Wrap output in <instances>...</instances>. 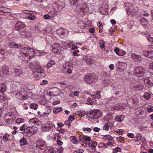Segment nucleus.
Listing matches in <instances>:
<instances>
[{"mask_svg": "<svg viewBox=\"0 0 153 153\" xmlns=\"http://www.w3.org/2000/svg\"><path fill=\"white\" fill-rule=\"evenodd\" d=\"M98 146L99 147H100V148H107V147H106V145H105V144L104 143H100L99 144Z\"/></svg>", "mask_w": 153, "mask_h": 153, "instance_id": "ea45409f", "label": "nucleus"}, {"mask_svg": "<svg viewBox=\"0 0 153 153\" xmlns=\"http://www.w3.org/2000/svg\"><path fill=\"white\" fill-rule=\"evenodd\" d=\"M88 102L87 104L88 105H92L94 104L93 101L91 100L90 98H88L87 99Z\"/></svg>", "mask_w": 153, "mask_h": 153, "instance_id": "c03bdc74", "label": "nucleus"}, {"mask_svg": "<svg viewBox=\"0 0 153 153\" xmlns=\"http://www.w3.org/2000/svg\"><path fill=\"white\" fill-rule=\"evenodd\" d=\"M83 59L88 65H90L91 64L92 59L89 56H84Z\"/></svg>", "mask_w": 153, "mask_h": 153, "instance_id": "f3484780", "label": "nucleus"}, {"mask_svg": "<svg viewBox=\"0 0 153 153\" xmlns=\"http://www.w3.org/2000/svg\"><path fill=\"white\" fill-rule=\"evenodd\" d=\"M29 66L31 69L35 70L33 75L36 79H38L40 78L44 77L45 76L44 73L42 71L43 70L40 66L39 63L36 60L30 62Z\"/></svg>", "mask_w": 153, "mask_h": 153, "instance_id": "f257e3e1", "label": "nucleus"}, {"mask_svg": "<svg viewBox=\"0 0 153 153\" xmlns=\"http://www.w3.org/2000/svg\"><path fill=\"white\" fill-rule=\"evenodd\" d=\"M21 49L25 51H27V53H23L22 54L25 57V61H29L30 59L33 57L35 55L33 49V48L26 47L22 48Z\"/></svg>", "mask_w": 153, "mask_h": 153, "instance_id": "f03ea898", "label": "nucleus"}, {"mask_svg": "<svg viewBox=\"0 0 153 153\" xmlns=\"http://www.w3.org/2000/svg\"><path fill=\"white\" fill-rule=\"evenodd\" d=\"M5 51L3 49H0V54L2 55H3L4 54Z\"/></svg>", "mask_w": 153, "mask_h": 153, "instance_id": "774afa93", "label": "nucleus"}, {"mask_svg": "<svg viewBox=\"0 0 153 153\" xmlns=\"http://www.w3.org/2000/svg\"><path fill=\"white\" fill-rule=\"evenodd\" d=\"M108 9V6L107 4H103L101 7L100 8V10L101 11H102V9H103L104 12H106Z\"/></svg>", "mask_w": 153, "mask_h": 153, "instance_id": "412c9836", "label": "nucleus"}, {"mask_svg": "<svg viewBox=\"0 0 153 153\" xmlns=\"http://www.w3.org/2000/svg\"><path fill=\"white\" fill-rule=\"evenodd\" d=\"M34 145H35V144H34ZM36 147H35V146L34 145V147H36V149H43L46 147V146L44 142L39 140L37 142L36 144Z\"/></svg>", "mask_w": 153, "mask_h": 153, "instance_id": "9b49d317", "label": "nucleus"}, {"mask_svg": "<svg viewBox=\"0 0 153 153\" xmlns=\"http://www.w3.org/2000/svg\"><path fill=\"white\" fill-rule=\"evenodd\" d=\"M85 112L83 111H79L77 113L78 115H79V116L83 117L84 116V115L85 114Z\"/></svg>", "mask_w": 153, "mask_h": 153, "instance_id": "58836bf2", "label": "nucleus"}, {"mask_svg": "<svg viewBox=\"0 0 153 153\" xmlns=\"http://www.w3.org/2000/svg\"><path fill=\"white\" fill-rule=\"evenodd\" d=\"M30 107L31 109H33L34 110H36L38 108V106L36 104L33 103L30 104Z\"/></svg>", "mask_w": 153, "mask_h": 153, "instance_id": "2f4dec72", "label": "nucleus"}, {"mask_svg": "<svg viewBox=\"0 0 153 153\" xmlns=\"http://www.w3.org/2000/svg\"><path fill=\"white\" fill-rule=\"evenodd\" d=\"M149 68L150 70L153 71V62L150 64Z\"/></svg>", "mask_w": 153, "mask_h": 153, "instance_id": "6e6d98bb", "label": "nucleus"}, {"mask_svg": "<svg viewBox=\"0 0 153 153\" xmlns=\"http://www.w3.org/2000/svg\"><path fill=\"white\" fill-rule=\"evenodd\" d=\"M120 51L119 48H115L114 49V52L118 55Z\"/></svg>", "mask_w": 153, "mask_h": 153, "instance_id": "13d9d810", "label": "nucleus"}, {"mask_svg": "<svg viewBox=\"0 0 153 153\" xmlns=\"http://www.w3.org/2000/svg\"><path fill=\"white\" fill-rule=\"evenodd\" d=\"M24 121V119L22 118H18L16 120V123L19 124L21 123H23Z\"/></svg>", "mask_w": 153, "mask_h": 153, "instance_id": "72a5a7b5", "label": "nucleus"}, {"mask_svg": "<svg viewBox=\"0 0 153 153\" xmlns=\"http://www.w3.org/2000/svg\"><path fill=\"white\" fill-rule=\"evenodd\" d=\"M62 110V108H55L53 109V112L55 114H56L61 111Z\"/></svg>", "mask_w": 153, "mask_h": 153, "instance_id": "7c9ffc66", "label": "nucleus"}, {"mask_svg": "<svg viewBox=\"0 0 153 153\" xmlns=\"http://www.w3.org/2000/svg\"><path fill=\"white\" fill-rule=\"evenodd\" d=\"M143 54L144 56H149V52L148 51H143Z\"/></svg>", "mask_w": 153, "mask_h": 153, "instance_id": "09e8293b", "label": "nucleus"}, {"mask_svg": "<svg viewBox=\"0 0 153 153\" xmlns=\"http://www.w3.org/2000/svg\"><path fill=\"white\" fill-rule=\"evenodd\" d=\"M30 14V15H28L27 17V19H29L30 20H32V21L33 20L35 19L36 17L34 15H33L32 14V13H30V14Z\"/></svg>", "mask_w": 153, "mask_h": 153, "instance_id": "cd10ccee", "label": "nucleus"}, {"mask_svg": "<svg viewBox=\"0 0 153 153\" xmlns=\"http://www.w3.org/2000/svg\"><path fill=\"white\" fill-rule=\"evenodd\" d=\"M78 27L82 29H86L88 27V26L82 21H79L77 23Z\"/></svg>", "mask_w": 153, "mask_h": 153, "instance_id": "dca6fc26", "label": "nucleus"}, {"mask_svg": "<svg viewBox=\"0 0 153 153\" xmlns=\"http://www.w3.org/2000/svg\"><path fill=\"white\" fill-rule=\"evenodd\" d=\"M55 63L54 61L53 60L51 59L47 63L46 66V67L47 69H49L51 67L52 65H55Z\"/></svg>", "mask_w": 153, "mask_h": 153, "instance_id": "4be33fe9", "label": "nucleus"}, {"mask_svg": "<svg viewBox=\"0 0 153 153\" xmlns=\"http://www.w3.org/2000/svg\"><path fill=\"white\" fill-rule=\"evenodd\" d=\"M147 110L148 112H152L153 111V107L152 106L149 105L148 106Z\"/></svg>", "mask_w": 153, "mask_h": 153, "instance_id": "a18cd8bd", "label": "nucleus"}, {"mask_svg": "<svg viewBox=\"0 0 153 153\" xmlns=\"http://www.w3.org/2000/svg\"><path fill=\"white\" fill-rule=\"evenodd\" d=\"M14 72L16 75L19 76L22 74V71L20 68H16L14 69Z\"/></svg>", "mask_w": 153, "mask_h": 153, "instance_id": "aec40b11", "label": "nucleus"}, {"mask_svg": "<svg viewBox=\"0 0 153 153\" xmlns=\"http://www.w3.org/2000/svg\"><path fill=\"white\" fill-rule=\"evenodd\" d=\"M124 6L125 9H127V12L128 15H132L133 16V15H136L137 14L136 11H133L134 5L131 3L128 2L125 3Z\"/></svg>", "mask_w": 153, "mask_h": 153, "instance_id": "7ed1b4c3", "label": "nucleus"}, {"mask_svg": "<svg viewBox=\"0 0 153 153\" xmlns=\"http://www.w3.org/2000/svg\"><path fill=\"white\" fill-rule=\"evenodd\" d=\"M117 140L118 141H119L120 142L123 143V141H124V138L122 137H118L117 138Z\"/></svg>", "mask_w": 153, "mask_h": 153, "instance_id": "49530a36", "label": "nucleus"}, {"mask_svg": "<svg viewBox=\"0 0 153 153\" xmlns=\"http://www.w3.org/2000/svg\"><path fill=\"white\" fill-rule=\"evenodd\" d=\"M96 79V76L92 74L88 73L85 74L84 77V79L87 83L91 84H92Z\"/></svg>", "mask_w": 153, "mask_h": 153, "instance_id": "423d86ee", "label": "nucleus"}, {"mask_svg": "<svg viewBox=\"0 0 153 153\" xmlns=\"http://www.w3.org/2000/svg\"><path fill=\"white\" fill-rule=\"evenodd\" d=\"M127 135L131 138H133L134 137V134L131 133H128L127 134Z\"/></svg>", "mask_w": 153, "mask_h": 153, "instance_id": "4d7b16f0", "label": "nucleus"}, {"mask_svg": "<svg viewBox=\"0 0 153 153\" xmlns=\"http://www.w3.org/2000/svg\"><path fill=\"white\" fill-rule=\"evenodd\" d=\"M1 88L2 90V91H4L6 90V86L4 84H2Z\"/></svg>", "mask_w": 153, "mask_h": 153, "instance_id": "de8ad7c7", "label": "nucleus"}, {"mask_svg": "<svg viewBox=\"0 0 153 153\" xmlns=\"http://www.w3.org/2000/svg\"><path fill=\"white\" fill-rule=\"evenodd\" d=\"M9 46L11 48H19L22 47L21 45H18L16 43L14 42H11L9 44Z\"/></svg>", "mask_w": 153, "mask_h": 153, "instance_id": "6ab92c4d", "label": "nucleus"}, {"mask_svg": "<svg viewBox=\"0 0 153 153\" xmlns=\"http://www.w3.org/2000/svg\"><path fill=\"white\" fill-rule=\"evenodd\" d=\"M22 13L24 14H30L29 11L27 10H24L22 11Z\"/></svg>", "mask_w": 153, "mask_h": 153, "instance_id": "0e129e2a", "label": "nucleus"}, {"mask_svg": "<svg viewBox=\"0 0 153 153\" xmlns=\"http://www.w3.org/2000/svg\"><path fill=\"white\" fill-rule=\"evenodd\" d=\"M116 65L118 66L117 68L120 70V71H121L125 70L127 66L126 64L124 62H118L116 63Z\"/></svg>", "mask_w": 153, "mask_h": 153, "instance_id": "f8f14e48", "label": "nucleus"}, {"mask_svg": "<svg viewBox=\"0 0 153 153\" xmlns=\"http://www.w3.org/2000/svg\"><path fill=\"white\" fill-rule=\"evenodd\" d=\"M37 128L34 126L31 127H28L25 130V133H26V135L27 136H30L33 134L34 132L33 131V130H36Z\"/></svg>", "mask_w": 153, "mask_h": 153, "instance_id": "9d476101", "label": "nucleus"}, {"mask_svg": "<svg viewBox=\"0 0 153 153\" xmlns=\"http://www.w3.org/2000/svg\"><path fill=\"white\" fill-rule=\"evenodd\" d=\"M21 145H25L27 143V139L24 137H23L20 140Z\"/></svg>", "mask_w": 153, "mask_h": 153, "instance_id": "c756f323", "label": "nucleus"}, {"mask_svg": "<svg viewBox=\"0 0 153 153\" xmlns=\"http://www.w3.org/2000/svg\"><path fill=\"white\" fill-rule=\"evenodd\" d=\"M25 25L23 24L22 22H19L15 24V28L16 30L21 33L22 32H23V29L25 27Z\"/></svg>", "mask_w": 153, "mask_h": 153, "instance_id": "1a4fd4ad", "label": "nucleus"}, {"mask_svg": "<svg viewBox=\"0 0 153 153\" xmlns=\"http://www.w3.org/2000/svg\"><path fill=\"white\" fill-rule=\"evenodd\" d=\"M150 97V94L147 93H145L144 95V97L146 99H149Z\"/></svg>", "mask_w": 153, "mask_h": 153, "instance_id": "37998d69", "label": "nucleus"}, {"mask_svg": "<svg viewBox=\"0 0 153 153\" xmlns=\"http://www.w3.org/2000/svg\"><path fill=\"white\" fill-rule=\"evenodd\" d=\"M100 91H98L95 94L91 95V96L94 98L99 99L100 97Z\"/></svg>", "mask_w": 153, "mask_h": 153, "instance_id": "b1692460", "label": "nucleus"}, {"mask_svg": "<svg viewBox=\"0 0 153 153\" xmlns=\"http://www.w3.org/2000/svg\"><path fill=\"white\" fill-rule=\"evenodd\" d=\"M100 43L99 44L100 46L102 49H103L104 48H105V46L104 45V42L103 41H101L100 42Z\"/></svg>", "mask_w": 153, "mask_h": 153, "instance_id": "4c0bfd02", "label": "nucleus"}, {"mask_svg": "<svg viewBox=\"0 0 153 153\" xmlns=\"http://www.w3.org/2000/svg\"><path fill=\"white\" fill-rule=\"evenodd\" d=\"M48 83V82L46 80L44 79L42 82H40V84L41 85H44Z\"/></svg>", "mask_w": 153, "mask_h": 153, "instance_id": "8fccbe9b", "label": "nucleus"}, {"mask_svg": "<svg viewBox=\"0 0 153 153\" xmlns=\"http://www.w3.org/2000/svg\"><path fill=\"white\" fill-rule=\"evenodd\" d=\"M71 122L68 119L65 122V125H69L71 123Z\"/></svg>", "mask_w": 153, "mask_h": 153, "instance_id": "338daca9", "label": "nucleus"}, {"mask_svg": "<svg viewBox=\"0 0 153 153\" xmlns=\"http://www.w3.org/2000/svg\"><path fill=\"white\" fill-rule=\"evenodd\" d=\"M70 140L73 143L75 144L76 142V140L75 137L74 136H71L70 137Z\"/></svg>", "mask_w": 153, "mask_h": 153, "instance_id": "473e14b6", "label": "nucleus"}, {"mask_svg": "<svg viewBox=\"0 0 153 153\" xmlns=\"http://www.w3.org/2000/svg\"><path fill=\"white\" fill-rule=\"evenodd\" d=\"M78 153H82L84 152V150L82 149H79L76 150Z\"/></svg>", "mask_w": 153, "mask_h": 153, "instance_id": "680f3d73", "label": "nucleus"}, {"mask_svg": "<svg viewBox=\"0 0 153 153\" xmlns=\"http://www.w3.org/2000/svg\"><path fill=\"white\" fill-rule=\"evenodd\" d=\"M92 143H93L92 149L94 150L96 146H97V143L96 142L94 141L92 142Z\"/></svg>", "mask_w": 153, "mask_h": 153, "instance_id": "603ef678", "label": "nucleus"}, {"mask_svg": "<svg viewBox=\"0 0 153 153\" xmlns=\"http://www.w3.org/2000/svg\"><path fill=\"white\" fill-rule=\"evenodd\" d=\"M131 56L132 59L136 62H138L142 60V58L140 55H137L135 53H132L131 54Z\"/></svg>", "mask_w": 153, "mask_h": 153, "instance_id": "ddd939ff", "label": "nucleus"}, {"mask_svg": "<svg viewBox=\"0 0 153 153\" xmlns=\"http://www.w3.org/2000/svg\"><path fill=\"white\" fill-rule=\"evenodd\" d=\"M52 48V51L55 54H59L61 51L62 47L58 44H53Z\"/></svg>", "mask_w": 153, "mask_h": 153, "instance_id": "6e6552de", "label": "nucleus"}, {"mask_svg": "<svg viewBox=\"0 0 153 153\" xmlns=\"http://www.w3.org/2000/svg\"><path fill=\"white\" fill-rule=\"evenodd\" d=\"M91 138L89 137L86 136H84V137L82 138V139H81V140L82 141L83 143H86L85 142H89L91 140Z\"/></svg>", "mask_w": 153, "mask_h": 153, "instance_id": "393cba45", "label": "nucleus"}, {"mask_svg": "<svg viewBox=\"0 0 153 153\" xmlns=\"http://www.w3.org/2000/svg\"><path fill=\"white\" fill-rule=\"evenodd\" d=\"M70 4L72 5H75L76 4L79 0H69Z\"/></svg>", "mask_w": 153, "mask_h": 153, "instance_id": "c85d7f7f", "label": "nucleus"}, {"mask_svg": "<svg viewBox=\"0 0 153 153\" xmlns=\"http://www.w3.org/2000/svg\"><path fill=\"white\" fill-rule=\"evenodd\" d=\"M115 132L119 134H121L123 133V131L121 129H118L117 130H115Z\"/></svg>", "mask_w": 153, "mask_h": 153, "instance_id": "5fc2aeb1", "label": "nucleus"}, {"mask_svg": "<svg viewBox=\"0 0 153 153\" xmlns=\"http://www.w3.org/2000/svg\"><path fill=\"white\" fill-rule=\"evenodd\" d=\"M97 25L99 27L100 29L102 30L103 28L102 24L100 22H98Z\"/></svg>", "mask_w": 153, "mask_h": 153, "instance_id": "bf43d9fd", "label": "nucleus"}, {"mask_svg": "<svg viewBox=\"0 0 153 153\" xmlns=\"http://www.w3.org/2000/svg\"><path fill=\"white\" fill-rule=\"evenodd\" d=\"M72 68L71 67V68L69 67V66L68 65L67 66L65 67V72L68 74H71L72 71Z\"/></svg>", "mask_w": 153, "mask_h": 153, "instance_id": "5701e85b", "label": "nucleus"}, {"mask_svg": "<svg viewBox=\"0 0 153 153\" xmlns=\"http://www.w3.org/2000/svg\"><path fill=\"white\" fill-rule=\"evenodd\" d=\"M14 119L12 117V118H8L6 119V122L10 124L12 123L13 122Z\"/></svg>", "mask_w": 153, "mask_h": 153, "instance_id": "a19ab883", "label": "nucleus"}, {"mask_svg": "<svg viewBox=\"0 0 153 153\" xmlns=\"http://www.w3.org/2000/svg\"><path fill=\"white\" fill-rule=\"evenodd\" d=\"M16 98L20 100H24L27 99L29 97L25 91H19L17 92L16 94Z\"/></svg>", "mask_w": 153, "mask_h": 153, "instance_id": "0eeeda50", "label": "nucleus"}, {"mask_svg": "<svg viewBox=\"0 0 153 153\" xmlns=\"http://www.w3.org/2000/svg\"><path fill=\"white\" fill-rule=\"evenodd\" d=\"M56 137H57L58 138L57 139H59L61 137V135H60L58 133H56V134H55L54 138L55 139Z\"/></svg>", "mask_w": 153, "mask_h": 153, "instance_id": "052dcab7", "label": "nucleus"}, {"mask_svg": "<svg viewBox=\"0 0 153 153\" xmlns=\"http://www.w3.org/2000/svg\"><path fill=\"white\" fill-rule=\"evenodd\" d=\"M126 53V52L125 51H120L119 53L118 54L119 56H123Z\"/></svg>", "mask_w": 153, "mask_h": 153, "instance_id": "864d4df0", "label": "nucleus"}, {"mask_svg": "<svg viewBox=\"0 0 153 153\" xmlns=\"http://www.w3.org/2000/svg\"><path fill=\"white\" fill-rule=\"evenodd\" d=\"M134 74L138 77L141 80H143V76L146 73V70L144 68L141 67H137L134 69Z\"/></svg>", "mask_w": 153, "mask_h": 153, "instance_id": "20e7f679", "label": "nucleus"}, {"mask_svg": "<svg viewBox=\"0 0 153 153\" xmlns=\"http://www.w3.org/2000/svg\"><path fill=\"white\" fill-rule=\"evenodd\" d=\"M79 11H80L82 13H85L88 10V7H82L80 9V10H78Z\"/></svg>", "mask_w": 153, "mask_h": 153, "instance_id": "a878e982", "label": "nucleus"}, {"mask_svg": "<svg viewBox=\"0 0 153 153\" xmlns=\"http://www.w3.org/2000/svg\"><path fill=\"white\" fill-rule=\"evenodd\" d=\"M137 139L135 140V142H137L140 140L142 138V135L140 134H138L136 137Z\"/></svg>", "mask_w": 153, "mask_h": 153, "instance_id": "e433bc0d", "label": "nucleus"}, {"mask_svg": "<svg viewBox=\"0 0 153 153\" xmlns=\"http://www.w3.org/2000/svg\"><path fill=\"white\" fill-rule=\"evenodd\" d=\"M1 72L5 76L8 75L9 74V68L7 66L5 65L3 66L1 68Z\"/></svg>", "mask_w": 153, "mask_h": 153, "instance_id": "2eb2a0df", "label": "nucleus"}, {"mask_svg": "<svg viewBox=\"0 0 153 153\" xmlns=\"http://www.w3.org/2000/svg\"><path fill=\"white\" fill-rule=\"evenodd\" d=\"M102 115V113L99 110H95L90 111L88 114V116L91 119H97L100 117Z\"/></svg>", "mask_w": 153, "mask_h": 153, "instance_id": "39448f33", "label": "nucleus"}, {"mask_svg": "<svg viewBox=\"0 0 153 153\" xmlns=\"http://www.w3.org/2000/svg\"><path fill=\"white\" fill-rule=\"evenodd\" d=\"M75 119V118L74 116L70 115L69 117L68 120L70 121L71 122L73 121Z\"/></svg>", "mask_w": 153, "mask_h": 153, "instance_id": "3c124183", "label": "nucleus"}, {"mask_svg": "<svg viewBox=\"0 0 153 153\" xmlns=\"http://www.w3.org/2000/svg\"><path fill=\"white\" fill-rule=\"evenodd\" d=\"M125 118V116L123 115H117L115 117V119L117 121L121 122L124 120Z\"/></svg>", "mask_w": 153, "mask_h": 153, "instance_id": "a211bd4d", "label": "nucleus"}, {"mask_svg": "<svg viewBox=\"0 0 153 153\" xmlns=\"http://www.w3.org/2000/svg\"><path fill=\"white\" fill-rule=\"evenodd\" d=\"M143 79L144 83H147L149 85H150L151 84H152V83H151V81L149 79L146 78V79Z\"/></svg>", "mask_w": 153, "mask_h": 153, "instance_id": "f704fd0d", "label": "nucleus"}, {"mask_svg": "<svg viewBox=\"0 0 153 153\" xmlns=\"http://www.w3.org/2000/svg\"><path fill=\"white\" fill-rule=\"evenodd\" d=\"M148 40L151 42H153V38L150 36H148L147 37Z\"/></svg>", "mask_w": 153, "mask_h": 153, "instance_id": "e2e57ef3", "label": "nucleus"}, {"mask_svg": "<svg viewBox=\"0 0 153 153\" xmlns=\"http://www.w3.org/2000/svg\"><path fill=\"white\" fill-rule=\"evenodd\" d=\"M103 139L105 140L111 141L113 139V138L110 135H105L103 137Z\"/></svg>", "mask_w": 153, "mask_h": 153, "instance_id": "bb28decb", "label": "nucleus"}, {"mask_svg": "<svg viewBox=\"0 0 153 153\" xmlns=\"http://www.w3.org/2000/svg\"><path fill=\"white\" fill-rule=\"evenodd\" d=\"M44 153H56V152L53 149H50L48 150L45 151Z\"/></svg>", "mask_w": 153, "mask_h": 153, "instance_id": "c9c22d12", "label": "nucleus"}, {"mask_svg": "<svg viewBox=\"0 0 153 153\" xmlns=\"http://www.w3.org/2000/svg\"><path fill=\"white\" fill-rule=\"evenodd\" d=\"M114 66L113 64H111L109 66V68L111 70H113L114 69Z\"/></svg>", "mask_w": 153, "mask_h": 153, "instance_id": "69168bd1", "label": "nucleus"}, {"mask_svg": "<svg viewBox=\"0 0 153 153\" xmlns=\"http://www.w3.org/2000/svg\"><path fill=\"white\" fill-rule=\"evenodd\" d=\"M109 126L108 123H106L105 125L103 127V129L105 130L106 131H108L109 130Z\"/></svg>", "mask_w": 153, "mask_h": 153, "instance_id": "79ce46f5", "label": "nucleus"}, {"mask_svg": "<svg viewBox=\"0 0 153 153\" xmlns=\"http://www.w3.org/2000/svg\"><path fill=\"white\" fill-rule=\"evenodd\" d=\"M52 127V125L48 123L43 124L41 126L42 130L44 131H49Z\"/></svg>", "mask_w": 153, "mask_h": 153, "instance_id": "4468645a", "label": "nucleus"}]
</instances>
